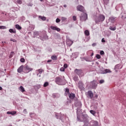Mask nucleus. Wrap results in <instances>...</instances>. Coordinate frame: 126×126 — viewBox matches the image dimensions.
Masks as SVG:
<instances>
[{"label":"nucleus","instance_id":"c756f323","mask_svg":"<svg viewBox=\"0 0 126 126\" xmlns=\"http://www.w3.org/2000/svg\"><path fill=\"white\" fill-rule=\"evenodd\" d=\"M120 66H121V65L118 64L116 66H115V68H118V69H120V68H122V67L120 68Z\"/></svg>","mask_w":126,"mask_h":126},{"label":"nucleus","instance_id":"6e6552de","mask_svg":"<svg viewBox=\"0 0 126 126\" xmlns=\"http://www.w3.org/2000/svg\"><path fill=\"white\" fill-rule=\"evenodd\" d=\"M51 29H52V30H55L56 31H57L58 32H60V31H61V29L58 28L57 26H51L50 27Z\"/></svg>","mask_w":126,"mask_h":126},{"label":"nucleus","instance_id":"393cba45","mask_svg":"<svg viewBox=\"0 0 126 126\" xmlns=\"http://www.w3.org/2000/svg\"><path fill=\"white\" fill-rule=\"evenodd\" d=\"M39 18H40V19H41L43 21H45V20H46V17H44V16L43 17V16H39Z\"/></svg>","mask_w":126,"mask_h":126},{"label":"nucleus","instance_id":"7ed1b4c3","mask_svg":"<svg viewBox=\"0 0 126 126\" xmlns=\"http://www.w3.org/2000/svg\"><path fill=\"white\" fill-rule=\"evenodd\" d=\"M98 72L101 74H105L106 73H111V71L109 69H104L103 68H100L98 70Z\"/></svg>","mask_w":126,"mask_h":126},{"label":"nucleus","instance_id":"49530a36","mask_svg":"<svg viewBox=\"0 0 126 126\" xmlns=\"http://www.w3.org/2000/svg\"><path fill=\"white\" fill-rule=\"evenodd\" d=\"M92 46L93 47H95L96 46V43H94L93 44H92Z\"/></svg>","mask_w":126,"mask_h":126},{"label":"nucleus","instance_id":"58836bf2","mask_svg":"<svg viewBox=\"0 0 126 126\" xmlns=\"http://www.w3.org/2000/svg\"><path fill=\"white\" fill-rule=\"evenodd\" d=\"M60 71H64V68H63V67H61V68H60Z\"/></svg>","mask_w":126,"mask_h":126},{"label":"nucleus","instance_id":"603ef678","mask_svg":"<svg viewBox=\"0 0 126 126\" xmlns=\"http://www.w3.org/2000/svg\"><path fill=\"white\" fill-rule=\"evenodd\" d=\"M0 90H2V88H1V87H0Z\"/></svg>","mask_w":126,"mask_h":126},{"label":"nucleus","instance_id":"13d9d810","mask_svg":"<svg viewBox=\"0 0 126 126\" xmlns=\"http://www.w3.org/2000/svg\"><path fill=\"white\" fill-rule=\"evenodd\" d=\"M44 33H45V32H43V34H44Z\"/></svg>","mask_w":126,"mask_h":126},{"label":"nucleus","instance_id":"f3484780","mask_svg":"<svg viewBox=\"0 0 126 126\" xmlns=\"http://www.w3.org/2000/svg\"><path fill=\"white\" fill-rule=\"evenodd\" d=\"M51 60H53V61H57V60H58V56L56 55L52 56Z\"/></svg>","mask_w":126,"mask_h":126},{"label":"nucleus","instance_id":"473e14b6","mask_svg":"<svg viewBox=\"0 0 126 126\" xmlns=\"http://www.w3.org/2000/svg\"><path fill=\"white\" fill-rule=\"evenodd\" d=\"M61 19L62 21H65V20H66V18L64 17H62Z\"/></svg>","mask_w":126,"mask_h":126},{"label":"nucleus","instance_id":"aec40b11","mask_svg":"<svg viewBox=\"0 0 126 126\" xmlns=\"http://www.w3.org/2000/svg\"><path fill=\"white\" fill-rule=\"evenodd\" d=\"M15 2L18 4H21L22 3V0H15Z\"/></svg>","mask_w":126,"mask_h":126},{"label":"nucleus","instance_id":"0eeeda50","mask_svg":"<svg viewBox=\"0 0 126 126\" xmlns=\"http://www.w3.org/2000/svg\"><path fill=\"white\" fill-rule=\"evenodd\" d=\"M77 10H78L79 11H82V12H84V7H83L82 5H79L77 7Z\"/></svg>","mask_w":126,"mask_h":126},{"label":"nucleus","instance_id":"4c0bfd02","mask_svg":"<svg viewBox=\"0 0 126 126\" xmlns=\"http://www.w3.org/2000/svg\"><path fill=\"white\" fill-rule=\"evenodd\" d=\"M72 18H73V20H74V21H76V16H73L72 17Z\"/></svg>","mask_w":126,"mask_h":126},{"label":"nucleus","instance_id":"bf43d9fd","mask_svg":"<svg viewBox=\"0 0 126 126\" xmlns=\"http://www.w3.org/2000/svg\"><path fill=\"white\" fill-rule=\"evenodd\" d=\"M29 6L30 5H28Z\"/></svg>","mask_w":126,"mask_h":126},{"label":"nucleus","instance_id":"5fc2aeb1","mask_svg":"<svg viewBox=\"0 0 126 126\" xmlns=\"http://www.w3.org/2000/svg\"><path fill=\"white\" fill-rule=\"evenodd\" d=\"M24 112H26V109H24Z\"/></svg>","mask_w":126,"mask_h":126},{"label":"nucleus","instance_id":"6ab92c4d","mask_svg":"<svg viewBox=\"0 0 126 126\" xmlns=\"http://www.w3.org/2000/svg\"><path fill=\"white\" fill-rule=\"evenodd\" d=\"M19 90L21 92H25V89H24V88L23 86H20L19 88Z\"/></svg>","mask_w":126,"mask_h":126},{"label":"nucleus","instance_id":"6e6d98bb","mask_svg":"<svg viewBox=\"0 0 126 126\" xmlns=\"http://www.w3.org/2000/svg\"><path fill=\"white\" fill-rule=\"evenodd\" d=\"M40 0V1H42L43 0Z\"/></svg>","mask_w":126,"mask_h":126},{"label":"nucleus","instance_id":"1a4fd4ad","mask_svg":"<svg viewBox=\"0 0 126 126\" xmlns=\"http://www.w3.org/2000/svg\"><path fill=\"white\" fill-rule=\"evenodd\" d=\"M18 72H24V65H21V66L19 67V68L18 69Z\"/></svg>","mask_w":126,"mask_h":126},{"label":"nucleus","instance_id":"f03ea898","mask_svg":"<svg viewBox=\"0 0 126 126\" xmlns=\"http://www.w3.org/2000/svg\"><path fill=\"white\" fill-rule=\"evenodd\" d=\"M105 20V16L100 14L99 15L98 17L95 19V23H99V22H103Z\"/></svg>","mask_w":126,"mask_h":126},{"label":"nucleus","instance_id":"a211bd4d","mask_svg":"<svg viewBox=\"0 0 126 126\" xmlns=\"http://www.w3.org/2000/svg\"><path fill=\"white\" fill-rule=\"evenodd\" d=\"M66 43L69 45V46H71L72 44H73V41L69 40H67Z\"/></svg>","mask_w":126,"mask_h":126},{"label":"nucleus","instance_id":"f8f14e48","mask_svg":"<svg viewBox=\"0 0 126 126\" xmlns=\"http://www.w3.org/2000/svg\"><path fill=\"white\" fill-rule=\"evenodd\" d=\"M56 83L57 84H58V85H63V80L62 79H57L56 80Z\"/></svg>","mask_w":126,"mask_h":126},{"label":"nucleus","instance_id":"bb28decb","mask_svg":"<svg viewBox=\"0 0 126 126\" xmlns=\"http://www.w3.org/2000/svg\"><path fill=\"white\" fill-rule=\"evenodd\" d=\"M49 86V83L48 82H45L43 85L44 87H47V86Z\"/></svg>","mask_w":126,"mask_h":126},{"label":"nucleus","instance_id":"f704fd0d","mask_svg":"<svg viewBox=\"0 0 126 126\" xmlns=\"http://www.w3.org/2000/svg\"><path fill=\"white\" fill-rule=\"evenodd\" d=\"M21 63H24L25 62V59L24 58H21L20 59Z\"/></svg>","mask_w":126,"mask_h":126},{"label":"nucleus","instance_id":"4468645a","mask_svg":"<svg viewBox=\"0 0 126 126\" xmlns=\"http://www.w3.org/2000/svg\"><path fill=\"white\" fill-rule=\"evenodd\" d=\"M88 94L89 95V97L91 98V99H92V98H93V93L92 92V91H88Z\"/></svg>","mask_w":126,"mask_h":126},{"label":"nucleus","instance_id":"b1692460","mask_svg":"<svg viewBox=\"0 0 126 126\" xmlns=\"http://www.w3.org/2000/svg\"><path fill=\"white\" fill-rule=\"evenodd\" d=\"M84 33H85V35H86V36H89V35H90V32H89L88 30H86L84 32Z\"/></svg>","mask_w":126,"mask_h":126},{"label":"nucleus","instance_id":"39448f33","mask_svg":"<svg viewBox=\"0 0 126 126\" xmlns=\"http://www.w3.org/2000/svg\"><path fill=\"white\" fill-rule=\"evenodd\" d=\"M75 73L78 74L79 77H82L83 75H84V73H83V71L81 69H75L74 70Z\"/></svg>","mask_w":126,"mask_h":126},{"label":"nucleus","instance_id":"72a5a7b5","mask_svg":"<svg viewBox=\"0 0 126 126\" xmlns=\"http://www.w3.org/2000/svg\"><path fill=\"white\" fill-rule=\"evenodd\" d=\"M56 23H59L61 22V20L59 19V18H57L56 20Z\"/></svg>","mask_w":126,"mask_h":126},{"label":"nucleus","instance_id":"de8ad7c7","mask_svg":"<svg viewBox=\"0 0 126 126\" xmlns=\"http://www.w3.org/2000/svg\"><path fill=\"white\" fill-rule=\"evenodd\" d=\"M52 62L51 60H49L47 61V63H51Z\"/></svg>","mask_w":126,"mask_h":126},{"label":"nucleus","instance_id":"412c9836","mask_svg":"<svg viewBox=\"0 0 126 126\" xmlns=\"http://www.w3.org/2000/svg\"><path fill=\"white\" fill-rule=\"evenodd\" d=\"M78 88L81 90H82L83 89V85L82 84V83H79Z\"/></svg>","mask_w":126,"mask_h":126},{"label":"nucleus","instance_id":"2eb2a0df","mask_svg":"<svg viewBox=\"0 0 126 126\" xmlns=\"http://www.w3.org/2000/svg\"><path fill=\"white\" fill-rule=\"evenodd\" d=\"M9 32H10V33H14V34H16V30H15V29H10L9 30Z\"/></svg>","mask_w":126,"mask_h":126},{"label":"nucleus","instance_id":"9d476101","mask_svg":"<svg viewBox=\"0 0 126 126\" xmlns=\"http://www.w3.org/2000/svg\"><path fill=\"white\" fill-rule=\"evenodd\" d=\"M117 18V17H110L109 19V21L110 22H111V23H114L115 22V21H116V19Z\"/></svg>","mask_w":126,"mask_h":126},{"label":"nucleus","instance_id":"3c124183","mask_svg":"<svg viewBox=\"0 0 126 126\" xmlns=\"http://www.w3.org/2000/svg\"><path fill=\"white\" fill-rule=\"evenodd\" d=\"M67 5L66 4L63 5L64 7H66Z\"/></svg>","mask_w":126,"mask_h":126},{"label":"nucleus","instance_id":"c85d7f7f","mask_svg":"<svg viewBox=\"0 0 126 126\" xmlns=\"http://www.w3.org/2000/svg\"><path fill=\"white\" fill-rule=\"evenodd\" d=\"M96 59H98V60H99V59H101V56H100V55H99V54H97L96 55Z\"/></svg>","mask_w":126,"mask_h":126},{"label":"nucleus","instance_id":"c03bdc74","mask_svg":"<svg viewBox=\"0 0 126 126\" xmlns=\"http://www.w3.org/2000/svg\"><path fill=\"white\" fill-rule=\"evenodd\" d=\"M32 29H31V30H34V26L32 25Z\"/></svg>","mask_w":126,"mask_h":126},{"label":"nucleus","instance_id":"423d86ee","mask_svg":"<svg viewBox=\"0 0 126 126\" xmlns=\"http://www.w3.org/2000/svg\"><path fill=\"white\" fill-rule=\"evenodd\" d=\"M91 86H92L93 89H96L97 88V82L95 81L92 82L91 83Z\"/></svg>","mask_w":126,"mask_h":126},{"label":"nucleus","instance_id":"4be33fe9","mask_svg":"<svg viewBox=\"0 0 126 126\" xmlns=\"http://www.w3.org/2000/svg\"><path fill=\"white\" fill-rule=\"evenodd\" d=\"M15 28L18 29V30H21V29H22V28L18 24L15 25Z\"/></svg>","mask_w":126,"mask_h":126},{"label":"nucleus","instance_id":"864d4df0","mask_svg":"<svg viewBox=\"0 0 126 126\" xmlns=\"http://www.w3.org/2000/svg\"><path fill=\"white\" fill-rule=\"evenodd\" d=\"M94 55V53H92L91 54V56L92 57V56H93Z\"/></svg>","mask_w":126,"mask_h":126},{"label":"nucleus","instance_id":"79ce46f5","mask_svg":"<svg viewBox=\"0 0 126 126\" xmlns=\"http://www.w3.org/2000/svg\"><path fill=\"white\" fill-rule=\"evenodd\" d=\"M10 41H11L12 42H16V40L15 39H11Z\"/></svg>","mask_w":126,"mask_h":126},{"label":"nucleus","instance_id":"a18cd8bd","mask_svg":"<svg viewBox=\"0 0 126 126\" xmlns=\"http://www.w3.org/2000/svg\"><path fill=\"white\" fill-rule=\"evenodd\" d=\"M0 29H4V26H0Z\"/></svg>","mask_w":126,"mask_h":126},{"label":"nucleus","instance_id":"09e8293b","mask_svg":"<svg viewBox=\"0 0 126 126\" xmlns=\"http://www.w3.org/2000/svg\"><path fill=\"white\" fill-rule=\"evenodd\" d=\"M40 37H41V38H44V37H45V35L43 34V35H40Z\"/></svg>","mask_w":126,"mask_h":126},{"label":"nucleus","instance_id":"e433bc0d","mask_svg":"<svg viewBox=\"0 0 126 126\" xmlns=\"http://www.w3.org/2000/svg\"><path fill=\"white\" fill-rule=\"evenodd\" d=\"M104 82H105V81H104V80H100L99 81L100 84H102V83H104Z\"/></svg>","mask_w":126,"mask_h":126},{"label":"nucleus","instance_id":"20e7f679","mask_svg":"<svg viewBox=\"0 0 126 126\" xmlns=\"http://www.w3.org/2000/svg\"><path fill=\"white\" fill-rule=\"evenodd\" d=\"M32 70H33V68L30 67L27 64L24 66V73H28V72H30V71H32Z\"/></svg>","mask_w":126,"mask_h":126},{"label":"nucleus","instance_id":"9b49d317","mask_svg":"<svg viewBox=\"0 0 126 126\" xmlns=\"http://www.w3.org/2000/svg\"><path fill=\"white\" fill-rule=\"evenodd\" d=\"M36 72L37 73V76L40 77V76H41V74H42V72H43V69H39L37 70H36Z\"/></svg>","mask_w":126,"mask_h":126},{"label":"nucleus","instance_id":"2f4dec72","mask_svg":"<svg viewBox=\"0 0 126 126\" xmlns=\"http://www.w3.org/2000/svg\"><path fill=\"white\" fill-rule=\"evenodd\" d=\"M34 34L35 36H38V35H39V32H34Z\"/></svg>","mask_w":126,"mask_h":126},{"label":"nucleus","instance_id":"f257e3e1","mask_svg":"<svg viewBox=\"0 0 126 126\" xmlns=\"http://www.w3.org/2000/svg\"><path fill=\"white\" fill-rule=\"evenodd\" d=\"M88 18V16L87 15V14L83 12L80 16V21H82V22H83V21H86Z\"/></svg>","mask_w":126,"mask_h":126},{"label":"nucleus","instance_id":"8fccbe9b","mask_svg":"<svg viewBox=\"0 0 126 126\" xmlns=\"http://www.w3.org/2000/svg\"><path fill=\"white\" fill-rule=\"evenodd\" d=\"M85 60L86 61V62H89V61L87 59H85Z\"/></svg>","mask_w":126,"mask_h":126},{"label":"nucleus","instance_id":"37998d69","mask_svg":"<svg viewBox=\"0 0 126 126\" xmlns=\"http://www.w3.org/2000/svg\"><path fill=\"white\" fill-rule=\"evenodd\" d=\"M101 42H102V43H105V42H106V41H105V39H104V38H102V39H101Z\"/></svg>","mask_w":126,"mask_h":126},{"label":"nucleus","instance_id":"ddd939ff","mask_svg":"<svg viewBox=\"0 0 126 126\" xmlns=\"http://www.w3.org/2000/svg\"><path fill=\"white\" fill-rule=\"evenodd\" d=\"M69 98L70 99H71L72 100H73V99H74V98H75V94H69Z\"/></svg>","mask_w":126,"mask_h":126},{"label":"nucleus","instance_id":"7c9ffc66","mask_svg":"<svg viewBox=\"0 0 126 126\" xmlns=\"http://www.w3.org/2000/svg\"><path fill=\"white\" fill-rule=\"evenodd\" d=\"M65 92L66 93L69 94V89H68V88H66V89H65Z\"/></svg>","mask_w":126,"mask_h":126},{"label":"nucleus","instance_id":"a19ab883","mask_svg":"<svg viewBox=\"0 0 126 126\" xmlns=\"http://www.w3.org/2000/svg\"><path fill=\"white\" fill-rule=\"evenodd\" d=\"M63 66L64 68H66L67 67V64L66 63L64 64Z\"/></svg>","mask_w":126,"mask_h":126},{"label":"nucleus","instance_id":"5701e85b","mask_svg":"<svg viewBox=\"0 0 126 126\" xmlns=\"http://www.w3.org/2000/svg\"><path fill=\"white\" fill-rule=\"evenodd\" d=\"M109 29L110 30H111V31H115L116 29V26L115 27L110 26L109 27Z\"/></svg>","mask_w":126,"mask_h":126},{"label":"nucleus","instance_id":"ea45409f","mask_svg":"<svg viewBox=\"0 0 126 126\" xmlns=\"http://www.w3.org/2000/svg\"><path fill=\"white\" fill-rule=\"evenodd\" d=\"M100 55H104V54H105V52H104V51H101L100 52Z\"/></svg>","mask_w":126,"mask_h":126},{"label":"nucleus","instance_id":"c9c22d12","mask_svg":"<svg viewBox=\"0 0 126 126\" xmlns=\"http://www.w3.org/2000/svg\"><path fill=\"white\" fill-rule=\"evenodd\" d=\"M13 54H14V52H11L10 53V58H12L13 56Z\"/></svg>","mask_w":126,"mask_h":126},{"label":"nucleus","instance_id":"4d7b16f0","mask_svg":"<svg viewBox=\"0 0 126 126\" xmlns=\"http://www.w3.org/2000/svg\"><path fill=\"white\" fill-rule=\"evenodd\" d=\"M123 17H124V16H122V18H123Z\"/></svg>","mask_w":126,"mask_h":126},{"label":"nucleus","instance_id":"a878e982","mask_svg":"<svg viewBox=\"0 0 126 126\" xmlns=\"http://www.w3.org/2000/svg\"><path fill=\"white\" fill-rule=\"evenodd\" d=\"M90 113L92 114V115H93V116H95V114H96V112L94 110H90Z\"/></svg>","mask_w":126,"mask_h":126},{"label":"nucleus","instance_id":"cd10ccee","mask_svg":"<svg viewBox=\"0 0 126 126\" xmlns=\"http://www.w3.org/2000/svg\"><path fill=\"white\" fill-rule=\"evenodd\" d=\"M103 2L105 4H108L109 3V0H103Z\"/></svg>","mask_w":126,"mask_h":126},{"label":"nucleus","instance_id":"dca6fc26","mask_svg":"<svg viewBox=\"0 0 126 126\" xmlns=\"http://www.w3.org/2000/svg\"><path fill=\"white\" fill-rule=\"evenodd\" d=\"M7 114L8 115H15V114H16V111H8Z\"/></svg>","mask_w":126,"mask_h":126}]
</instances>
